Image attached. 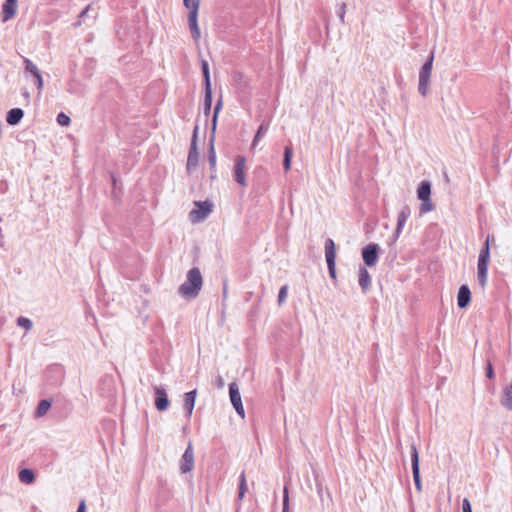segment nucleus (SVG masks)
I'll return each instance as SVG.
<instances>
[{
    "mask_svg": "<svg viewBox=\"0 0 512 512\" xmlns=\"http://www.w3.org/2000/svg\"><path fill=\"white\" fill-rule=\"evenodd\" d=\"M194 468V451L192 443L189 442L186 450L184 451L180 462H179V469L180 472L185 474L188 472H191Z\"/></svg>",
    "mask_w": 512,
    "mask_h": 512,
    "instance_id": "6",
    "label": "nucleus"
},
{
    "mask_svg": "<svg viewBox=\"0 0 512 512\" xmlns=\"http://www.w3.org/2000/svg\"><path fill=\"white\" fill-rule=\"evenodd\" d=\"M410 215H411L410 207L408 205H404L398 214L397 227H396L395 233L392 237L390 244H393L397 241V239H398L400 233L402 232V230L405 226V223H406L407 219L410 217Z\"/></svg>",
    "mask_w": 512,
    "mask_h": 512,
    "instance_id": "8",
    "label": "nucleus"
},
{
    "mask_svg": "<svg viewBox=\"0 0 512 512\" xmlns=\"http://www.w3.org/2000/svg\"><path fill=\"white\" fill-rule=\"evenodd\" d=\"M221 108H222V100L219 99L214 107V113H213V118H212L213 130L216 127L217 115H218L219 111L221 110Z\"/></svg>",
    "mask_w": 512,
    "mask_h": 512,
    "instance_id": "35",
    "label": "nucleus"
},
{
    "mask_svg": "<svg viewBox=\"0 0 512 512\" xmlns=\"http://www.w3.org/2000/svg\"><path fill=\"white\" fill-rule=\"evenodd\" d=\"M199 153L196 148L195 139L192 140L190 151L187 158V170L191 172L198 165Z\"/></svg>",
    "mask_w": 512,
    "mask_h": 512,
    "instance_id": "13",
    "label": "nucleus"
},
{
    "mask_svg": "<svg viewBox=\"0 0 512 512\" xmlns=\"http://www.w3.org/2000/svg\"><path fill=\"white\" fill-rule=\"evenodd\" d=\"M19 480L24 484H32L35 480V475L33 470L29 468H24L19 472Z\"/></svg>",
    "mask_w": 512,
    "mask_h": 512,
    "instance_id": "22",
    "label": "nucleus"
},
{
    "mask_svg": "<svg viewBox=\"0 0 512 512\" xmlns=\"http://www.w3.org/2000/svg\"><path fill=\"white\" fill-rule=\"evenodd\" d=\"M216 383H217V386L219 388H223L224 386V381H223V378L221 376H218L217 379H216Z\"/></svg>",
    "mask_w": 512,
    "mask_h": 512,
    "instance_id": "45",
    "label": "nucleus"
},
{
    "mask_svg": "<svg viewBox=\"0 0 512 512\" xmlns=\"http://www.w3.org/2000/svg\"><path fill=\"white\" fill-rule=\"evenodd\" d=\"M421 201V204H420V213L421 214H425V213H428L432 210H434V204L432 203L430 197L429 198H426L425 200H420Z\"/></svg>",
    "mask_w": 512,
    "mask_h": 512,
    "instance_id": "30",
    "label": "nucleus"
},
{
    "mask_svg": "<svg viewBox=\"0 0 512 512\" xmlns=\"http://www.w3.org/2000/svg\"><path fill=\"white\" fill-rule=\"evenodd\" d=\"M288 490L287 488L284 489V497H283V511L282 512H288Z\"/></svg>",
    "mask_w": 512,
    "mask_h": 512,
    "instance_id": "40",
    "label": "nucleus"
},
{
    "mask_svg": "<svg viewBox=\"0 0 512 512\" xmlns=\"http://www.w3.org/2000/svg\"><path fill=\"white\" fill-rule=\"evenodd\" d=\"M3 21L13 18L17 11V0H6L2 5Z\"/></svg>",
    "mask_w": 512,
    "mask_h": 512,
    "instance_id": "14",
    "label": "nucleus"
},
{
    "mask_svg": "<svg viewBox=\"0 0 512 512\" xmlns=\"http://www.w3.org/2000/svg\"><path fill=\"white\" fill-rule=\"evenodd\" d=\"M329 275L332 279H336V268L335 263L327 264Z\"/></svg>",
    "mask_w": 512,
    "mask_h": 512,
    "instance_id": "41",
    "label": "nucleus"
},
{
    "mask_svg": "<svg viewBox=\"0 0 512 512\" xmlns=\"http://www.w3.org/2000/svg\"><path fill=\"white\" fill-rule=\"evenodd\" d=\"M359 285L363 293H366L371 286V276L365 267L359 269Z\"/></svg>",
    "mask_w": 512,
    "mask_h": 512,
    "instance_id": "17",
    "label": "nucleus"
},
{
    "mask_svg": "<svg viewBox=\"0 0 512 512\" xmlns=\"http://www.w3.org/2000/svg\"><path fill=\"white\" fill-rule=\"evenodd\" d=\"M246 171V158L242 155L236 156L234 160L233 177L234 180L243 187L247 186Z\"/></svg>",
    "mask_w": 512,
    "mask_h": 512,
    "instance_id": "4",
    "label": "nucleus"
},
{
    "mask_svg": "<svg viewBox=\"0 0 512 512\" xmlns=\"http://www.w3.org/2000/svg\"><path fill=\"white\" fill-rule=\"evenodd\" d=\"M471 300V292L467 285H462L459 288L457 295V304L459 308H465L468 306Z\"/></svg>",
    "mask_w": 512,
    "mask_h": 512,
    "instance_id": "12",
    "label": "nucleus"
},
{
    "mask_svg": "<svg viewBox=\"0 0 512 512\" xmlns=\"http://www.w3.org/2000/svg\"><path fill=\"white\" fill-rule=\"evenodd\" d=\"M56 120L60 126H68L70 124V117L63 112L57 115Z\"/></svg>",
    "mask_w": 512,
    "mask_h": 512,
    "instance_id": "34",
    "label": "nucleus"
},
{
    "mask_svg": "<svg viewBox=\"0 0 512 512\" xmlns=\"http://www.w3.org/2000/svg\"><path fill=\"white\" fill-rule=\"evenodd\" d=\"M196 390L187 392L184 394V409L186 410V416L189 418L193 412L195 400H196Z\"/></svg>",
    "mask_w": 512,
    "mask_h": 512,
    "instance_id": "16",
    "label": "nucleus"
},
{
    "mask_svg": "<svg viewBox=\"0 0 512 512\" xmlns=\"http://www.w3.org/2000/svg\"><path fill=\"white\" fill-rule=\"evenodd\" d=\"M411 466L415 487L418 491H421V479L419 471V456L415 445L411 446Z\"/></svg>",
    "mask_w": 512,
    "mask_h": 512,
    "instance_id": "9",
    "label": "nucleus"
},
{
    "mask_svg": "<svg viewBox=\"0 0 512 512\" xmlns=\"http://www.w3.org/2000/svg\"><path fill=\"white\" fill-rule=\"evenodd\" d=\"M33 77H34V84H35L36 88L38 89V94L40 95L41 91L43 89V86H44V82H43V78H42L41 72H38Z\"/></svg>",
    "mask_w": 512,
    "mask_h": 512,
    "instance_id": "33",
    "label": "nucleus"
},
{
    "mask_svg": "<svg viewBox=\"0 0 512 512\" xmlns=\"http://www.w3.org/2000/svg\"><path fill=\"white\" fill-rule=\"evenodd\" d=\"M51 407V402L49 400H41L39 403H38V406H37V409H36V416L37 417H42L44 416L47 411L49 410V408Z\"/></svg>",
    "mask_w": 512,
    "mask_h": 512,
    "instance_id": "27",
    "label": "nucleus"
},
{
    "mask_svg": "<svg viewBox=\"0 0 512 512\" xmlns=\"http://www.w3.org/2000/svg\"><path fill=\"white\" fill-rule=\"evenodd\" d=\"M378 249L379 246L375 243H370L365 248H363L362 257L364 263L367 266L372 267L376 264L378 260Z\"/></svg>",
    "mask_w": 512,
    "mask_h": 512,
    "instance_id": "10",
    "label": "nucleus"
},
{
    "mask_svg": "<svg viewBox=\"0 0 512 512\" xmlns=\"http://www.w3.org/2000/svg\"><path fill=\"white\" fill-rule=\"evenodd\" d=\"M23 63H24V72L29 73L32 76L36 75L38 72H40L39 68L36 64H34L30 59L23 57Z\"/></svg>",
    "mask_w": 512,
    "mask_h": 512,
    "instance_id": "23",
    "label": "nucleus"
},
{
    "mask_svg": "<svg viewBox=\"0 0 512 512\" xmlns=\"http://www.w3.org/2000/svg\"><path fill=\"white\" fill-rule=\"evenodd\" d=\"M155 406L159 411H164L169 406V399L165 389L161 387H155Z\"/></svg>",
    "mask_w": 512,
    "mask_h": 512,
    "instance_id": "11",
    "label": "nucleus"
},
{
    "mask_svg": "<svg viewBox=\"0 0 512 512\" xmlns=\"http://www.w3.org/2000/svg\"><path fill=\"white\" fill-rule=\"evenodd\" d=\"M184 6L189 9L188 23L191 31L192 38L198 41L201 33L197 23L199 2L197 0H183Z\"/></svg>",
    "mask_w": 512,
    "mask_h": 512,
    "instance_id": "2",
    "label": "nucleus"
},
{
    "mask_svg": "<svg viewBox=\"0 0 512 512\" xmlns=\"http://www.w3.org/2000/svg\"><path fill=\"white\" fill-rule=\"evenodd\" d=\"M246 492H247L246 476H245V473L242 472L239 476L238 501L243 500Z\"/></svg>",
    "mask_w": 512,
    "mask_h": 512,
    "instance_id": "24",
    "label": "nucleus"
},
{
    "mask_svg": "<svg viewBox=\"0 0 512 512\" xmlns=\"http://www.w3.org/2000/svg\"><path fill=\"white\" fill-rule=\"evenodd\" d=\"M478 272H477V279L481 287H484L487 282V270L488 266L478 265L477 266Z\"/></svg>",
    "mask_w": 512,
    "mask_h": 512,
    "instance_id": "26",
    "label": "nucleus"
},
{
    "mask_svg": "<svg viewBox=\"0 0 512 512\" xmlns=\"http://www.w3.org/2000/svg\"><path fill=\"white\" fill-rule=\"evenodd\" d=\"M208 161H209L210 166L212 168H214L215 165H216V153L214 151L213 145H211V148H210V151H209Z\"/></svg>",
    "mask_w": 512,
    "mask_h": 512,
    "instance_id": "37",
    "label": "nucleus"
},
{
    "mask_svg": "<svg viewBox=\"0 0 512 512\" xmlns=\"http://www.w3.org/2000/svg\"><path fill=\"white\" fill-rule=\"evenodd\" d=\"M24 116V112L20 108L11 109L6 116V121L9 125H17Z\"/></svg>",
    "mask_w": 512,
    "mask_h": 512,
    "instance_id": "19",
    "label": "nucleus"
},
{
    "mask_svg": "<svg viewBox=\"0 0 512 512\" xmlns=\"http://www.w3.org/2000/svg\"><path fill=\"white\" fill-rule=\"evenodd\" d=\"M201 68H202V73H203V77H204L205 89H211L209 65L206 60H202Z\"/></svg>",
    "mask_w": 512,
    "mask_h": 512,
    "instance_id": "25",
    "label": "nucleus"
},
{
    "mask_svg": "<svg viewBox=\"0 0 512 512\" xmlns=\"http://www.w3.org/2000/svg\"><path fill=\"white\" fill-rule=\"evenodd\" d=\"M267 131H268V127L265 124H261L260 127L258 128L256 134H255L254 139H253L252 147H255L257 145V143L260 140V138L263 135H265Z\"/></svg>",
    "mask_w": 512,
    "mask_h": 512,
    "instance_id": "31",
    "label": "nucleus"
},
{
    "mask_svg": "<svg viewBox=\"0 0 512 512\" xmlns=\"http://www.w3.org/2000/svg\"><path fill=\"white\" fill-rule=\"evenodd\" d=\"M212 106V90L205 89V97H204V113L205 115H209Z\"/></svg>",
    "mask_w": 512,
    "mask_h": 512,
    "instance_id": "29",
    "label": "nucleus"
},
{
    "mask_svg": "<svg viewBox=\"0 0 512 512\" xmlns=\"http://www.w3.org/2000/svg\"><path fill=\"white\" fill-rule=\"evenodd\" d=\"M23 96L28 99L30 97V94H29V92L25 91L23 93Z\"/></svg>",
    "mask_w": 512,
    "mask_h": 512,
    "instance_id": "46",
    "label": "nucleus"
},
{
    "mask_svg": "<svg viewBox=\"0 0 512 512\" xmlns=\"http://www.w3.org/2000/svg\"><path fill=\"white\" fill-rule=\"evenodd\" d=\"M287 293H288V286L287 285H284L280 288L279 290V294H278V303L279 305H281L286 297H287Z\"/></svg>",
    "mask_w": 512,
    "mask_h": 512,
    "instance_id": "36",
    "label": "nucleus"
},
{
    "mask_svg": "<svg viewBox=\"0 0 512 512\" xmlns=\"http://www.w3.org/2000/svg\"><path fill=\"white\" fill-rule=\"evenodd\" d=\"M229 396L231 404L233 405L234 409L236 410L237 414L241 417H245V411L242 404V399L239 391V387L235 382H232L229 385Z\"/></svg>",
    "mask_w": 512,
    "mask_h": 512,
    "instance_id": "5",
    "label": "nucleus"
},
{
    "mask_svg": "<svg viewBox=\"0 0 512 512\" xmlns=\"http://www.w3.org/2000/svg\"><path fill=\"white\" fill-rule=\"evenodd\" d=\"M293 156V151L290 146H286L284 149V159H283V167L285 171H289L291 168V159Z\"/></svg>",
    "mask_w": 512,
    "mask_h": 512,
    "instance_id": "28",
    "label": "nucleus"
},
{
    "mask_svg": "<svg viewBox=\"0 0 512 512\" xmlns=\"http://www.w3.org/2000/svg\"><path fill=\"white\" fill-rule=\"evenodd\" d=\"M74 25H75L76 27H77V26H80V25H81V22H80V21H78V22H76Z\"/></svg>",
    "mask_w": 512,
    "mask_h": 512,
    "instance_id": "47",
    "label": "nucleus"
},
{
    "mask_svg": "<svg viewBox=\"0 0 512 512\" xmlns=\"http://www.w3.org/2000/svg\"><path fill=\"white\" fill-rule=\"evenodd\" d=\"M486 376L487 378L489 379H492L494 377V370H493V366L490 362L487 363V367H486Z\"/></svg>",
    "mask_w": 512,
    "mask_h": 512,
    "instance_id": "42",
    "label": "nucleus"
},
{
    "mask_svg": "<svg viewBox=\"0 0 512 512\" xmlns=\"http://www.w3.org/2000/svg\"><path fill=\"white\" fill-rule=\"evenodd\" d=\"M490 240H494V237L488 235L486 238V241L479 253L478 265L488 266L489 259H490V250H489Z\"/></svg>",
    "mask_w": 512,
    "mask_h": 512,
    "instance_id": "15",
    "label": "nucleus"
},
{
    "mask_svg": "<svg viewBox=\"0 0 512 512\" xmlns=\"http://www.w3.org/2000/svg\"><path fill=\"white\" fill-rule=\"evenodd\" d=\"M433 60L434 52H431L428 59L426 60V62L423 64L419 71L418 91L422 96H426L428 94V87L433 67Z\"/></svg>",
    "mask_w": 512,
    "mask_h": 512,
    "instance_id": "3",
    "label": "nucleus"
},
{
    "mask_svg": "<svg viewBox=\"0 0 512 512\" xmlns=\"http://www.w3.org/2000/svg\"><path fill=\"white\" fill-rule=\"evenodd\" d=\"M345 13H346V4L341 3V5L339 6V9H338V17H339L341 23L345 22Z\"/></svg>",
    "mask_w": 512,
    "mask_h": 512,
    "instance_id": "38",
    "label": "nucleus"
},
{
    "mask_svg": "<svg viewBox=\"0 0 512 512\" xmlns=\"http://www.w3.org/2000/svg\"><path fill=\"white\" fill-rule=\"evenodd\" d=\"M325 257L327 264L335 263L336 247L334 241L330 238L325 241Z\"/></svg>",
    "mask_w": 512,
    "mask_h": 512,
    "instance_id": "18",
    "label": "nucleus"
},
{
    "mask_svg": "<svg viewBox=\"0 0 512 512\" xmlns=\"http://www.w3.org/2000/svg\"><path fill=\"white\" fill-rule=\"evenodd\" d=\"M90 9H91V6L88 5L83 11H81V13L79 14V18H84L88 14Z\"/></svg>",
    "mask_w": 512,
    "mask_h": 512,
    "instance_id": "43",
    "label": "nucleus"
},
{
    "mask_svg": "<svg viewBox=\"0 0 512 512\" xmlns=\"http://www.w3.org/2000/svg\"><path fill=\"white\" fill-rule=\"evenodd\" d=\"M203 285V278L199 268L194 267L187 273L186 281L180 285L178 293L184 298H195Z\"/></svg>",
    "mask_w": 512,
    "mask_h": 512,
    "instance_id": "1",
    "label": "nucleus"
},
{
    "mask_svg": "<svg viewBox=\"0 0 512 512\" xmlns=\"http://www.w3.org/2000/svg\"><path fill=\"white\" fill-rule=\"evenodd\" d=\"M462 511L463 512H472L471 503L468 498H464L462 502Z\"/></svg>",
    "mask_w": 512,
    "mask_h": 512,
    "instance_id": "39",
    "label": "nucleus"
},
{
    "mask_svg": "<svg viewBox=\"0 0 512 512\" xmlns=\"http://www.w3.org/2000/svg\"><path fill=\"white\" fill-rule=\"evenodd\" d=\"M17 325L25 328L26 330H30L32 328V321L26 317L20 316L17 319Z\"/></svg>",
    "mask_w": 512,
    "mask_h": 512,
    "instance_id": "32",
    "label": "nucleus"
},
{
    "mask_svg": "<svg viewBox=\"0 0 512 512\" xmlns=\"http://www.w3.org/2000/svg\"><path fill=\"white\" fill-rule=\"evenodd\" d=\"M500 402L503 407L508 410H512V383L503 389Z\"/></svg>",
    "mask_w": 512,
    "mask_h": 512,
    "instance_id": "20",
    "label": "nucleus"
},
{
    "mask_svg": "<svg viewBox=\"0 0 512 512\" xmlns=\"http://www.w3.org/2000/svg\"><path fill=\"white\" fill-rule=\"evenodd\" d=\"M431 195V183L429 181H422L417 189V197L419 200H425Z\"/></svg>",
    "mask_w": 512,
    "mask_h": 512,
    "instance_id": "21",
    "label": "nucleus"
},
{
    "mask_svg": "<svg viewBox=\"0 0 512 512\" xmlns=\"http://www.w3.org/2000/svg\"><path fill=\"white\" fill-rule=\"evenodd\" d=\"M197 206L190 212V219L192 222H200L204 220L211 212L212 204L208 201L195 202Z\"/></svg>",
    "mask_w": 512,
    "mask_h": 512,
    "instance_id": "7",
    "label": "nucleus"
},
{
    "mask_svg": "<svg viewBox=\"0 0 512 512\" xmlns=\"http://www.w3.org/2000/svg\"><path fill=\"white\" fill-rule=\"evenodd\" d=\"M76 512H86L85 501H81Z\"/></svg>",
    "mask_w": 512,
    "mask_h": 512,
    "instance_id": "44",
    "label": "nucleus"
}]
</instances>
